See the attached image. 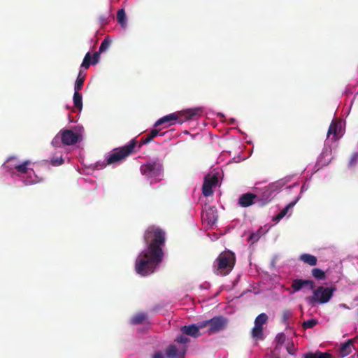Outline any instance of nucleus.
Listing matches in <instances>:
<instances>
[{"label": "nucleus", "mask_w": 358, "mask_h": 358, "mask_svg": "<svg viewBox=\"0 0 358 358\" xmlns=\"http://www.w3.org/2000/svg\"><path fill=\"white\" fill-rule=\"evenodd\" d=\"M147 248L136 257L135 271L141 276H146L155 272L163 261V247L165 245V232L158 227H148L143 236Z\"/></svg>", "instance_id": "nucleus-1"}, {"label": "nucleus", "mask_w": 358, "mask_h": 358, "mask_svg": "<svg viewBox=\"0 0 358 358\" xmlns=\"http://www.w3.org/2000/svg\"><path fill=\"white\" fill-rule=\"evenodd\" d=\"M203 110L200 107L183 110L178 113H171L159 119L154 124L157 127L164 124V127L174 124L176 121L182 124L186 120H196L201 116Z\"/></svg>", "instance_id": "nucleus-2"}, {"label": "nucleus", "mask_w": 358, "mask_h": 358, "mask_svg": "<svg viewBox=\"0 0 358 358\" xmlns=\"http://www.w3.org/2000/svg\"><path fill=\"white\" fill-rule=\"evenodd\" d=\"M236 256L234 252L225 250L221 252L214 262L213 266L217 274L226 275L234 268Z\"/></svg>", "instance_id": "nucleus-3"}, {"label": "nucleus", "mask_w": 358, "mask_h": 358, "mask_svg": "<svg viewBox=\"0 0 358 358\" xmlns=\"http://www.w3.org/2000/svg\"><path fill=\"white\" fill-rule=\"evenodd\" d=\"M313 290V295L306 298L307 303L311 306H314L317 303H326L329 302L336 292V288L334 287L318 286Z\"/></svg>", "instance_id": "nucleus-4"}, {"label": "nucleus", "mask_w": 358, "mask_h": 358, "mask_svg": "<svg viewBox=\"0 0 358 358\" xmlns=\"http://www.w3.org/2000/svg\"><path fill=\"white\" fill-rule=\"evenodd\" d=\"M136 144L137 141L135 139H132L129 144L113 149L106 158L107 164L120 162L129 155L134 154Z\"/></svg>", "instance_id": "nucleus-5"}, {"label": "nucleus", "mask_w": 358, "mask_h": 358, "mask_svg": "<svg viewBox=\"0 0 358 358\" xmlns=\"http://www.w3.org/2000/svg\"><path fill=\"white\" fill-rule=\"evenodd\" d=\"M229 323L227 317L219 315L215 316L210 320L201 321V327H208L206 332L208 335L217 334L224 330Z\"/></svg>", "instance_id": "nucleus-6"}, {"label": "nucleus", "mask_w": 358, "mask_h": 358, "mask_svg": "<svg viewBox=\"0 0 358 358\" xmlns=\"http://www.w3.org/2000/svg\"><path fill=\"white\" fill-rule=\"evenodd\" d=\"M141 173L147 178L159 181L163 177V166L158 161L149 162L140 167Z\"/></svg>", "instance_id": "nucleus-7"}, {"label": "nucleus", "mask_w": 358, "mask_h": 358, "mask_svg": "<svg viewBox=\"0 0 358 358\" xmlns=\"http://www.w3.org/2000/svg\"><path fill=\"white\" fill-rule=\"evenodd\" d=\"M278 191V186L276 184H270L262 189V192L258 196V202L261 206L269 203L275 196Z\"/></svg>", "instance_id": "nucleus-8"}, {"label": "nucleus", "mask_w": 358, "mask_h": 358, "mask_svg": "<svg viewBox=\"0 0 358 358\" xmlns=\"http://www.w3.org/2000/svg\"><path fill=\"white\" fill-rule=\"evenodd\" d=\"M268 316L266 313L259 314L255 320V326L252 329V337L255 340L264 338L263 325L266 323Z\"/></svg>", "instance_id": "nucleus-9"}, {"label": "nucleus", "mask_w": 358, "mask_h": 358, "mask_svg": "<svg viewBox=\"0 0 358 358\" xmlns=\"http://www.w3.org/2000/svg\"><path fill=\"white\" fill-rule=\"evenodd\" d=\"M218 182V178L217 176L208 175L204 178V182L202 186V193L205 196H210L213 195V187H215Z\"/></svg>", "instance_id": "nucleus-10"}, {"label": "nucleus", "mask_w": 358, "mask_h": 358, "mask_svg": "<svg viewBox=\"0 0 358 358\" xmlns=\"http://www.w3.org/2000/svg\"><path fill=\"white\" fill-rule=\"evenodd\" d=\"M78 135L70 129L62 130L60 131V139L63 144L71 145L76 144L78 141Z\"/></svg>", "instance_id": "nucleus-11"}, {"label": "nucleus", "mask_w": 358, "mask_h": 358, "mask_svg": "<svg viewBox=\"0 0 358 358\" xmlns=\"http://www.w3.org/2000/svg\"><path fill=\"white\" fill-rule=\"evenodd\" d=\"M200 325L201 321L199 322L196 324L182 326L180 327V331L183 334L190 336L193 338H198L201 335L200 333V329H203V327H201Z\"/></svg>", "instance_id": "nucleus-12"}, {"label": "nucleus", "mask_w": 358, "mask_h": 358, "mask_svg": "<svg viewBox=\"0 0 358 358\" xmlns=\"http://www.w3.org/2000/svg\"><path fill=\"white\" fill-rule=\"evenodd\" d=\"M304 287H308L310 289H314L315 284L311 280L295 279L292 281V288L294 292L299 291Z\"/></svg>", "instance_id": "nucleus-13"}, {"label": "nucleus", "mask_w": 358, "mask_h": 358, "mask_svg": "<svg viewBox=\"0 0 358 358\" xmlns=\"http://www.w3.org/2000/svg\"><path fill=\"white\" fill-rule=\"evenodd\" d=\"M202 220L208 224H213L217 220V210L214 206H210L202 213Z\"/></svg>", "instance_id": "nucleus-14"}, {"label": "nucleus", "mask_w": 358, "mask_h": 358, "mask_svg": "<svg viewBox=\"0 0 358 358\" xmlns=\"http://www.w3.org/2000/svg\"><path fill=\"white\" fill-rule=\"evenodd\" d=\"M256 202H258V196L252 193L243 194L238 199V204L241 207H248Z\"/></svg>", "instance_id": "nucleus-15"}, {"label": "nucleus", "mask_w": 358, "mask_h": 358, "mask_svg": "<svg viewBox=\"0 0 358 358\" xmlns=\"http://www.w3.org/2000/svg\"><path fill=\"white\" fill-rule=\"evenodd\" d=\"M353 340L349 339L346 342L341 344L338 349V353L341 357H344L350 354L353 348Z\"/></svg>", "instance_id": "nucleus-16"}, {"label": "nucleus", "mask_w": 358, "mask_h": 358, "mask_svg": "<svg viewBox=\"0 0 358 358\" xmlns=\"http://www.w3.org/2000/svg\"><path fill=\"white\" fill-rule=\"evenodd\" d=\"M178 352V350L174 345H170L166 350V356L169 358H176L178 355L184 356L186 352V348H184L182 350L179 351V353Z\"/></svg>", "instance_id": "nucleus-17"}, {"label": "nucleus", "mask_w": 358, "mask_h": 358, "mask_svg": "<svg viewBox=\"0 0 358 358\" xmlns=\"http://www.w3.org/2000/svg\"><path fill=\"white\" fill-rule=\"evenodd\" d=\"M159 132H160L159 129H158L157 128L152 129L146 136L143 137L141 139V141L138 145V148H140L143 145H145V144H148V143H150L155 137L159 135Z\"/></svg>", "instance_id": "nucleus-18"}, {"label": "nucleus", "mask_w": 358, "mask_h": 358, "mask_svg": "<svg viewBox=\"0 0 358 358\" xmlns=\"http://www.w3.org/2000/svg\"><path fill=\"white\" fill-rule=\"evenodd\" d=\"M341 128V123L336 120H333L329 127L327 131V137L329 138L331 135L334 136V138L336 139L338 136V129Z\"/></svg>", "instance_id": "nucleus-19"}, {"label": "nucleus", "mask_w": 358, "mask_h": 358, "mask_svg": "<svg viewBox=\"0 0 358 358\" xmlns=\"http://www.w3.org/2000/svg\"><path fill=\"white\" fill-rule=\"evenodd\" d=\"M303 358H334L331 354L329 352H322L317 351L315 352H308L303 355Z\"/></svg>", "instance_id": "nucleus-20"}, {"label": "nucleus", "mask_w": 358, "mask_h": 358, "mask_svg": "<svg viewBox=\"0 0 358 358\" xmlns=\"http://www.w3.org/2000/svg\"><path fill=\"white\" fill-rule=\"evenodd\" d=\"M299 259L310 266H315L317 262V259L315 256L307 253L302 254L300 256Z\"/></svg>", "instance_id": "nucleus-21"}, {"label": "nucleus", "mask_w": 358, "mask_h": 358, "mask_svg": "<svg viewBox=\"0 0 358 358\" xmlns=\"http://www.w3.org/2000/svg\"><path fill=\"white\" fill-rule=\"evenodd\" d=\"M31 162L29 160H26L20 164H14L13 166L10 167V169H15L17 172L20 173H27L28 172V166L30 165Z\"/></svg>", "instance_id": "nucleus-22"}, {"label": "nucleus", "mask_w": 358, "mask_h": 358, "mask_svg": "<svg viewBox=\"0 0 358 358\" xmlns=\"http://www.w3.org/2000/svg\"><path fill=\"white\" fill-rule=\"evenodd\" d=\"M73 101L74 107L79 110H81L83 108V96L79 91L74 92Z\"/></svg>", "instance_id": "nucleus-23"}, {"label": "nucleus", "mask_w": 358, "mask_h": 358, "mask_svg": "<svg viewBox=\"0 0 358 358\" xmlns=\"http://www.w3.org/2000/svg\"><path fill=\"white\" fill-rule=\"evenodd\" d=\"M296 201L290 202L288 205H287L281 211L275 216L273 220L276 222H279L281 219H282L288 213L289 210L296 204Z\"/></svg>", "instance_id": "nucleus-24"}, {"label": "nucleus", "mask_w": 358, "mask_h": 358, "mask_svg": "<svg viewBox=\"0 0 358 358\" xmlns=\"http://www.w3.org/2000/svg\"><path fill=\"white\" fill-rule=\"evenodd\" d=\"M117 20L118 23L122 27L127 26V17L125 11L123 8L120 9L117 13Z\"/></svg>", "instance_id": "nucleus-25"}, {"label": "nucleus", "mask_w": 358, "mask_h": 358, "mask_svg": "<svg viewBox=\"0 0 358 358\" xmlns=\"http://www.w3.org/2000/svg\"><path fill=\"white\" fill-rule=\"evenodd\" d=\"M147 319V315L144 313H141L135 315L131 319V322L132 324L136 325L143 323Z\"/></svg>", "instance_id": "nucleus-26"}, {"label": "nucleus", "mask_w": 358, "mask_h": 358, "mask_svg": "<svg viewBox=\"0 0 358 358\" xmlns=\"http://www.w3.org/2000/svg\"><path fill=\"white\" fill-rule=\"evenodd\" d=\"M85 76L82 75L81 71H80L79 74L77 77L75 86L74 91H80L82 90L85 81Z\"/></svg>", "instance_id": "nucleus-27"}, {"label": "nucleus", "mask_w": 358, "mask_h": 358, "mask_svg": "<svg viewBox=\"0 0 358 358\" xmlns=\"http://www.w3.org/2000/svg\"><path fill=\"white\" fill-rule=\"evenodd\" d=\"M292 315V313L290 310L286 309L282 313L281 321L287 327H289V320L291 318Z\"/></svg>", "instance_id": "nucleus-28"}, {"label": "nucleus", "mask_w": 358, "mask_h": 358, "mask_svg": "<svg viewBox=\"0 0 358 358\" xmlns=\"http://www.w3.org/2000/svg\"><path fill=\"white\" fill-rule=\"evenodd\" d=\"M311 273L317 280H324L326 278L325 273L320 268H315L312 269Z\"/></svg>", "instance_id": "nucleus-29"}, {"label": "nucleus", "mask_w": 358, "mask_h": 358, "mask_svg": "<svg viewBox=\"0 0 358 358\" xmlns=\"http://www.w3.org/2000/svg\"><path fill=\"white\" fill-rule=\"evenodd\" d=\"M91 54L90 52H87L82 62L81 67L87 69L90 67V64H92V59H91Z\"/></svg>", "instance_id": "nucleus-30"}, {"label": "nucleus", "mask_w": 358, "mask_h": 358, "mask_svg": "<svg viewBox=\"0 0 358 358\" xmlns=\"http://www.w3.org/2000/svg\"><path fill=\"white\" fill-rule=\"evenodd\" d=\"M317 324V320L316 319H310L306 321H304L302 324V327L304 329H310L314 327Z\"/></svg>", "instance_id": "nucleus-31"}, {"label": "nucleus", "mask_w": 358, "mask_h": 358, "mask_svg": "<svg viewBox=\"0 0 358 358\" xmlns=\"http://www.w3.org/2000/svg\"><path fill=\"white\" fill-rule=\"evenodd\" d=\"M110 45V41L108 40V38H105L104 40L101 42V45L99 49V52L100 53L106 51Z\"/></svg>", "instance_id": "nucleus-32"}, {"label": "nucleus", "mask_w": 358, "mask_h": 358, "mask_svg": "<svg viewBox=\"0 0 358 358\" xmlns=\"http://www.w3.org/2000/svg\"><path fill=\"white\" fill-rule=\"evenodd\" d=\"M64 163V159L62 156L60 157H53L50 160V164L54 166H59Z\"/></svg>", "instance_id": "nucleus-33"}, {"label": "nucleus", "mask_w": 358, "mask_h": 358, "mask_svg": "<svg viewBox=\"0 0 358 358\" xmlns=\"http://www.w3.org/2000/svg\"><path fill=\"white\" fill-rule=\"evenodd\" d=\"M16 160H17L16 157H15V156L10 157L8 158V159L6 162V163L4 164V165L6 166V168L10 169V166H13L14 164H17V163L15 162Z\"/></svg>", "instance_id": "nucleus-34"}, {"label": "nucleus", "mask_w": 358, "mask_h": 358, "mask_svg": "<svg viewBox=\"0 0 358 358\" xmlns=\"http://www.w3.org/2000/svg\"><path fill=\"white\" fill-rule=\"evenodd\" d=\"M175 341L178 343L186 344L189 342V338H188L187 337H186L185 336L182 334L179 336H178L176 338Z\"/></svg>", "instance_id": "nucleus-35"}, {"label": "nucleus", "mask_w": 358, "mask_h": 358, "mask_svg": "<svg viewBox=\"0 0 358 358\" xmlns=\"http://www.w3.org/2000/svg\"><path fill=\"white\" fill-rule=\"evenodd\" d=\"M99 58H100V52L99 51L95 52L91 57L92 64L94 65V64H97L99 62Z\"/></svg>", "instance_id": "nucleus-36"}, {"label": "nucleus", "mask_w": 358, "mask_h": 358, "mask_svg": "<svg viewBox=\"0 0 358 358\" xmlns=\"http://www.w3.org/2000/svg\"><path fill=\"white\" fill-rule=\"evenodd\" d=\"M276 340L278 344H282L285 341V335L283 333L278 334Z\"/></svg>", "instance_id": "nucleus-37"}, {"label": "nucleus", "mask_w": 358, "mask_h": 358, "mask_svg": "<svg viewBox=\"0 0 358 358\" xmlns=\"http://www.w3.org/2000/svg\"><path fill=\"white\" fill-rule=\"evenodd\" d=\"M287 350L289 355H294L295 354V348L294 346L293 343L289 344L287 347Z\"/></svg>", "instance_id": "nucleus-38"}, {"label": "nucleus", "mask_w": 358, "mask_h": 358, "mask_svg": "<svg viewBox=\"0 0 358 358\" xmlns=\"http://www.w3.org/2000/svg\"><path fill=\"white\" fill-rule=\"evenodd\" d=\"M99 20L101 24L103 26L108 23V17L106 15H101L99 17Z\"/></svg>", "instance_id": "nucleus-39"}, {"label": "nucleus", "mask_w": 358, "mask_h": 358, "mask_svg": "<svg viewBox=\"0 0 358 358\" xmlns=\"http://www.w3.org/2000/svg\"><path fill=\"white\" fill-rule=\"evenodd\" d=\"M152 358H164V355L161 352H157Z\"/></svg>", "instance_id": "nucleus-40"}, {"label": "nucleus", "mask_w": 358, "mask_h": 358, "mask_svg": "<svg viewBox=\"0 0 358 358\" xmlns=\"http://www.w3.org/2000/svg\"><path fill=\"white\" fill-rule=\"evenodd\" d=\"M358 159V154H355L350 161V164H352Z\"/></svg>", "instance_id": "nucleus-41"}, {"label": "nucleus", "mask_w": 358, "mask_h": 358, "mask_svg": "<svg viewBox=\"0 0 358 358\" xmlns=\"http://www.w3.org/2000/svg\"><path fill=\"white\" fill-rule=\"evenodd\" d=\"M57 143V136L54 138V140L52 141V143L55 144V143Z\"/></svg>", "instance_id": "nucleus-42"}]
</instances>
